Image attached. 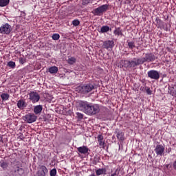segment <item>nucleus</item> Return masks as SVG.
Returning <instances> with one entry per match:
<instances>
[{
    "label": "nucleus",
    "instance_id": "nucleus-1",
    "mask_svg": "<svg viewBox=\"0 0 176 176\" xmlns=\"http://www.w3.org/2000/svg\"><path fill=\"white\" fill-rule=\"evenodd\" d=\"M77 105L80 111L90 116L97 115L100 112V106L97 104H93L87 101L80 100L78 102Z\"/></svg>",
    "mask_w": 176,
    "mask_h": 176
},
{
    "label": "nucleus",
    "instance_id": "nucleus-2",
    "mask_svg": "<svg viewBox=\"0 0 176 176\" xmlns=\"http://www.w3.org/2000/svg\"><path fill=\"white\" fill-rule=\"evenodd\" d=\"M121 64H122V67H124V68H134L135 67H138V65L142 64V61L141 60V58H134L131 60H122Z\"/></svg>",
    "mask_w": 176,
    "mask_h": 176
},
{
    "label": "nucleus",
    "instance_id": "nucleus-3",
    "mask_svg": "<svg viewBox=\"0 0 176 176\" xmlns=\"http://www.w3.org/2000/svg\"><path fill=\"white\" fill-rule=\"evenodd\" d=\"M95 87L91 83L83 84L77 87V91L81 94H88L94 90Z\"/></svg>",
    "mask_w": 176,
    "mask_h": 176
},
{
    "label": "nucleus",
    "instance_id": "nucleus-4",
    "mask_svg": "<svg viewBox=\"0 0 176 176\" xmlns=\"http://www.w3.org/2000/svg\"><path fill=\"white\" fill-rule=\"evenodd\" d=\"M108 10V5L104 4L94 9L92 13L94 16H102Z\"/></svg>",
    "mask_w": 176,
    "mask_h": 176
},
{
    "label": "nucleus",
    "instance_id": "nucleus-5",
    "mask_svg": "<svg viewBox=\"0 0 176 176\" xmlns=\"http://www.w3.org/2000/svg\"><path fill=\"white\" fill-rule=\"evenodd\" d=\"M37 118L38 117L35 114L31 113H28V114L23 117V120L26 122V123L29 124L36 122Z\"/></svg>",
    "mask_w": 176,
    "mask_h": 176
},
{
    "label": "nucleus",
    "instance_id": "nucleus-6",
    "mask_svg": "<svg viewBox=\"0 0 176 176\" xmlns=\"http://www.w3.org/2000/svg\"><path fill=\"white\" fill-rule=\"evenodd\" d=\"M29 95V100L32 102V104H36V102H39V100H41V96L36 91H30Z\"/></svg>",
    "mask_w": 176,
    "mask_h": 176
},
{
    "label": "nucleus",
    "instance_id": "nucleus-7",
    "mask_svg": "<svg viewBox=\"0 0 176 176\" xmlns=\"http://www.w3.org/2000/svg\"><path fill=\"white\" fill-rule=\"evenodd\" d=\"M12 32V25L9 23H4L0 27V34L9 35Z\"/></svg>",
    "mask_w": 176,
    "mask_h": 176
},
{
    "label": "nucleus",
    "instance_id": "nucleus-8",
    "mask_svg": "<svg viewBox=\"0 0 176 176\" xmlns=\"http://www.w3.org/2000/svg\"><path fill=\"white\" fill-rule=\"evenodd\" d=\"M155 55L152 53H147L145 54L144 58H140L142 60V64H144V63H151L152 61H155Z\"/></svg>",
    "mask_w": 176,
    "mask_h": 176
},
{
    "label": "nucleus",
    "instance_id": "nucleus-9",
    "mask_svg": "<svg viewBox=\"0 0 176 176\" xmlns=\"http://www.w3.org/2000/svg\"><path fill=\"white\" fill-rule=\"evenodd\" d=\"M147 75L150 79L157 80L160 78V74L156 70H150L148 72Z\"/></svg>",
    "mask_w": 176,
    "mask_h": 176
},
{
    "label": "nucleus",
    "instance_id": "nucleus-10",
    "mask_svg": "<svg viewBox=\"0 0 176 176\" xmlns=\"http://www.w3.org/2000/svg\"><path fill=\"white\" fill-rule=\"evenodd\" d=\"M154 151L157 156H163L164 153V146L158 144L156 146Z\"/></svg>",
    "mask_w": 176,
    "mask_h": 176
},
{
    "label": "nucleus",
    "instance_id": "nucleus-11",
    "mask_svg": "<svg viewBox=\"0 0 176 176\" xmlns=\"http://www.w3.org/2000/svg\"><path fill=\"white\" fill-rule=\"evenodd\" d=\"M78 152L82 155H89L90 149L87 148V146H82L77 148Z\"/></svg>",
    "mask_w": 176,
    "mask_h": 176
},
{
    "label": "nucleus",
    "instance_id": "nucleus-12",
    "mask_svg": "<svg viewBox=\"0 0 176 176\" xmlns=\"http://www.w3.org/2000/svg\"><path fill=\"white\" fill-rule=\"evenodd\" d=\"M49 173V170L44 165L40 166V169L37 173V176H46V174Z\"/></svg>",
    "mask_w": 176,
    "mask_h": 176
},
{
    "label": "nucleus",
    "instance_id": "nucleus-13",
    "mask_svg": "<svg viewBox=\"0 0 176 176\" xmlns=\"http://www.w3.org/2000/svg\"><path fill=\"white\" fill-rule=\"evenodd\" d=\"M16 105L19 109L23 110L27 108V106L28 105V104L25 102V100L21 99L17 102Z\"/></svg>",
    "mask_w": 176,
    "mask_h": 176
},
{
    "label": "nucleus",
    "instance_id": "nucleus-14",
    "mask_svg": "<svg viewBox=\"0 0 176 176\" xmlns=\"http://www.w3.org/2000/svg\"><path fill=\"white\" fill-rule=\"evenodd\" d=\"M43 109V106H42L41 104L34 106L33 109L34 115H41Z\"/></svg>",
    "mask_w": 176,
    "mask_h": 176
},
{
    "label": "nucleus",
    "instance_id": "nucleus-15",
    "mask_svg": "<svg viewBox=\"0 0 176 176\" xmlns=\"http://www.w3.org/2000/svg\"><path fill=\"white\" fill-rule=\"evenodd\" d=\"M96 174L97 176L102 175V174H107V168H99L96 170Z\"/></svg>",
    "mask_w": 176,
    "mask_h": 176
},
{
    "label": "nucleus",
    "instance_id": "nucleus-16",
    "mask_svg": "<svg viewBox=\"0 0 176 176\" xmlns=\"http://www.w3.org/2000/svg\"><path fill=\"white\" fill-rule=\"evenodd\" d=\"M98 142H99L100 146H104L105 142H104V136L102 135H98Z\"/></svg>",
    "mask_w": 176,
    "mask_h": 176
},
{
    "label": "nucleus",
    "instance_id": "nucleus-17",
    "mask_svg": "<svg viewBox=\"0 0 176 176\" xmlns=\"http://www.w3.org/2000/svg\"><path fill=\"white\" fill-rule=\"evenodd\" d=\"M48 72H50V74H57L58 72V67H57L56 66L50 67L48 69Z\"/></svg>",
    "mask_w": 176,
    "mask_h": 176
},
{
    "label": "nucleus",
    "instance_id": "nucleus-18",
    "mask_svg": "<svg viewBox=\"0 0 176 176\" xmlns=\"http://www.w3.org/2000/svg\"><path fill=\"white\" fill-rule=\"evenodd\" d=\"M67 63L69 64V65H74V64H75V63H76V58L73 57V56H70L68 59H67Z\"/></svg>",
    "mask_w": 176,
    "mask_h": 176
},
{
    "label": "nucleus",
    "instance_id": "nucleus-19",
    "mask_svg": "<svg viewBox=\"0 0 176 176\" xmlns=\"http://www.w3.org/2000/svg\"><path fill=\"white\" fill-rule=\"evenodd\" d=\"M9 2H10V0H0V8H5V6H8V5H9Z\"/></svg>",
    "mask_w": 176,
    "mask_h": 176
},
{
    "label": "nucleus",
    "instance_id": "nucleus-20",
    "mask_svg": "<svg viewBox=\"0 0 176 176\" xmlns=\"http://www.w3.org/2000/svg\"><path fill=\"white\" fill-rule=\"evenodd\" d=\"M104 49H107V50H109L111 49V41H106L104 42L102 45Z\"/></svg>",
    "mask_w": 176,
    "mask_h": 176
},
{
    "label": "nucleus",
    "instance_id": "nucleus-21",
    "mask_svg": "<svg viewBox=\"0 0 176 176\" xmlns=\"http://www.w3.org/2000/svg\"><path fill=\"white\" fill-rule=\"evenodd\" d=\"M0 167H1V168H3V170H6V168H8V167H9V163H8L6 162H0Z\"/></svg>",
    "mask_w": 176,
    "mask_h": 176
},
{
    "label": "nucleus",
    "instance_id": "nucleus-22",
    "mask_svg": "<svg viewBox=\"0 0 176 176\" xmlns=\"http://www.w3.org/2000/svg\"><path fill=\"white\" fill-rule=\"evenodd\" d=\"M117 138L120 141H124V134H123V132H118L117 133Z\"/></svg>",
    "mask_w": 176,
    "mask_h": 176
},
{
    "label": "nucleus",
    "instance_id": "nucleus-23",
    "mask_svg": "<svg viewBox=\"0 0 176 176\" xmlns=\"http://www.w3.org/2000/svg\"><path fill=\"white\" fill-rule=\"evenodd\" d=\"M1 98L3 101H6L9 100V94H2L1 95Z\"/></svg>",
    "mask_w": 176,
    "mask_h": 176
},
{
    "label": "nucleus",
    "instance_id": "nucleus-24",
    "mask_svg": "<svg viewBox=\"0 0 176 176\" xmlns=\"http://www.w3.org/2000/svg\"><path fill=\"white\" fill-rule=\"evenodd\" d=\"M108 31H109V26H102L100 28V32H102V34H104V32H108Z\"/></svg>",
    "mask_w": 176,
    "mask_h": 176
},
{
    "label": "nucleus",
    "instance_id": "nucleus-25",
    "mask_svg": "<svg viewBox=\"0 0 176 176\" xmlns=\"http://www.w3.org/2000/svg\"><path fill=\"white\" fill-rule=\"evenodd\" d=\"M52 38L54 41H58L60 39V34L55 33L52 36Z\"/></svg>",
    "mask_w": 176,
    "mask_h": 176
},
{
    "label": "nucleus",
    "instance_id": "nucleus-26",
    "mask_svg": "<svg viewBox=\"0 0 176 176\" xmlns=\"http://www.w3.org/2000/svg\"><path fill=\"white\" fill-rule=\"evenodd\" d=\"M8 66L10 68H15L16 67V63L13 61H10L8 63Z\"/></svg>",
    "mask_w": 176,
    "mask_h": 176
},
{
    "label": "nucleus",
    "instance_id": "nucleus-27",
    "mask_svg": "<svg viewBox=\"0 0 176 176\" xmlns=\"http://www.w3.org/2000/svg\"><path fill=\"white\" fill-rule=\"evenodd\" d=\"M72 24L74 27H78V25L80 24V21H79L78 19H75L72 21Z\"/></svg>",
    "mask_w": 176,
    "mask_h": 176
},
{
    "label": "nucleus",
    "instance_id": "nucleus-28",
    "mask_svg": "<svg viewBox=\"0 0 176 176\" xmlns=\"http://www.w3.org/2000/svg\"><path fill=\"white\" fill-rule=\"evenodd\" d=\"M128 46H129V49H134V47H135V43H134V42H133V41L129 42Z\"/></svg>",
    "mask_w": 176,
    "mask_h": 176
},
{
    "label": "nucleus",
    "instance_id": "nucleus-29",
    "mask_svg": "<svg viewBox=\"0 0 176 176\" xmlns=\"http://www.w3.org/2000/svg\"><path fill=\"white\" fill-rule=\"evenodd\" d=\"M19 63L20 64H25L27 63V59L23 57L19 58Z\"/></svg>",
    "mask_w": 176,
    "mask_h": 176
},
{
    "label": "nucleus",
    "instance_id": "nucleus-30",
    "mask_svg": "<svg viewBox=\"0 0 176 176\" xmlns=\"http://www.w3.org/2000/svg\"><path fill=\"white\" fill-rule=\"evenodd\" d=\"M115 35H122V31L120 29L118 28L114 31Z\"/></svg>",
    "mask_w": 176,
    "mask_h": 176
},
{
    "label": "nucleus",
    "instance_id": "nucleus-31",
    "mask_svg": "<svg viewBox=\"0 0 176 176\" xmlns=\"http://www.w3.org/2000/svg\"><path fill=\"white\" fill-rule=\"evenodd\" d=\"M78 119H83V114L79 112L76 113Z\"/></svg>",
    "mask_w": 176,
    "mask_h": 176
},
{
    "label": "nucleus",
    "instance_id": "nucleus-32",
    "mask_svg": "<svg viewBox=\"0 0 176 176\" xmlns=\"http://www.w3.org/2000/svg\"><path fill=\"white\" fill-rule=\"evenodd\" d=\"M155 21L157 24H158V25H162V23H163V21H162V19H159V17L156 18Z\"/></svg>",
    "mask_w": 176,
    "mask_h": 176
},
{
    "label": "nucleus",
    "instance_id": "nucleus-33",
    "mask_svg": "<svg viewBox=\"0 0 176 176\" xmlns=\"http://www.w3.org/2000/svg\"><path fill=\"white\" fill-rule=\"evenodd\" d=\"M146 91L147 94H148L149 96H151V94H152V91H151L150 87H147Z\"/></svg>",
    "mask_w": 176,
    "mask_h": 176
},
{
    "label": "nucleus",
    "instance_id": "nucleus-34",
    "mask_svg": "<svg viewBox=\"0 0 176 176\" xmlns=\"http://www.w3.org/2000/svg\"><path fill=\"white\" fill-rule=\"evenodd\" d=\"M118 174H119V172L116 170L114 173L111 174V176H118Z\"/></svg>",
    "mask_w": 176,
    "mask_h": 176
},
{
    "label": "nucleus",
    "instance_id": "nucleus-35",
    "mask_svg": "<svg viewBox=\"0 0 176 176\" xmlns=\"http://www.w3.org/2000/svg\"><path fill=\"white\" fill-rule=\"evenodd\" d=\"M85 1V3H90V1L91 0H84Z\"/></svg>",
    "mask_w": 176,
    "mask_h": 176
},
{
    "label": "nucleus",
    "instance_id": "nucleus-36",
    "mask_svg": "<svg viewBox=\"0 0 176 176\" xmlns=\"http://www.w3.org/2000/svg\"><path fill=\"white\" fill-rule=\"evenodd\" d=\"M20 170H23V168H21L20 167H17L16 171H20Z\"/></svg>",
    "mask_w": 176,
    "mask_h": 176
},
{
    "label": "nucleus",
    "instance_id": "nucleus-37",
    "mask_svg": "<svg viewBox=\"0 0 176 176\" xmlns=\"http://www.w3.org/2000/svg\"><path fill=\"white\" fill-rule=\"evenodd\" d=\"M168 152H171V148H169L168 149Z\"/></svg>",
    "mask_w": 176,
    "mask_h": 176
},
{
    "label": "nucleus",
    "instance_id": "nucleus-38",
    "mask_svg": "<svg viewBox=\"0 0 176 176\" xmlns=\"http://www.w3.org/2000/svg\"><path fill=\"white\" fill-rule=\"evenodd\" d=\"M170 94H172V96H174V94H171V92H170Z\"/></svg>",
    "mask_w": 176,
    "mask_h": 176
},
{
    "label": "nucleus",
    "instance_id": "nucleus-39",
    "mask_svg": "<svg viewBox=\"0 0 176 176\" xmlns=\"http://www.w3.org/2000/svg\"><path fill=\"white\" fill-rule=\"evenodd\" d=\"M166 167H168V164L166 165Z\"/></svg>",
    "mask_w": 176,
    "mask_h": 176
}]
</instances>
